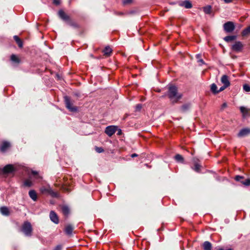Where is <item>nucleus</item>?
<instances>
[{"instance_id":"obj_1","label":"nucleus","mask_w":250,"mask_h":250,"mask_svg":"<svg viewBox=\"0 0 250 250\" xmlns=\"http://www.w3.org/2000/svg\"><path fill=\"white\" fill-rule=\"evenodd\" d=\"M168 96L173 104L176 103L182 97V95L178 93L176 86L170 85L168 87Z\"/></svg>"},{"instance_id":"obj_2","label":"nucleus","mask_w":250,"mask_h":250,"mask_svg":"<svg viewBox=\"0 0 250 250\" xmlns=\"http://www.w3.org/2000/svg\"><path fill=\"white\" fill-rule=\"evenodd\" d=\"M40 191L42 194L49 195L54 198L59 197V194L58 192L53 191L49 185L42 186L40 188Z\"/></svg>"},{"instance_id":"obj_3","label":"nucleus","mask_w":250,"mask_h":250,"mask_svg":"<svg viewBox=\"0 0 250 250\" xmlns=\"http://www.w3.org/2000/svg\"><path fill=\"white\" fill-rule=\"evenodd\" d=\"M64 102L65 107L69 111L75 112L78 111V107L73 105L74 101L72 100L69 97L65 96L64 97Z\"/></svg>"},{"instance_id":"obj_4","label":"nucleus","mask_w":250,"mask_h":250,"mask_svg":"<svg viewBox=\"0 0 250 250\" xmlns=\"http://www.w3.org/2000/svg\"><path fill=\"white\" fill-rule=\"evenodd\" d=\"M33 229L30 222L26 221L24 222L21 227V231L26 236L32 235Z\"/></svg>"},{"instance_id":"obj_5","label":"nucleus","mask_w":250,"mask_h":250,"mask_svg":"<svg viewBox=\"0 0 250 250\" xmlns=\"http://www.w3.org/2000/svg\"><path fill=\"white\" fill-rule=\"evenodd\" d=\"M224 31L227 33H231L235 29L234 23L232 21H228L223 25Z\"/></svg>"},{"instance_id":"obj_6","label":"nucleus","mask_w":250,"mask_h":250,"mask_svg":"<svg viewBox=\"0 0 250 250\" xmlns=\"http://www.w3.org/2000/svg\"><path fill=\"white\" fill-rule=\"evenodd\" d=\"M117 126L115 125H109L105 129V133L109 136H112L117 131Z\"/></svg>"},{"instance_id":"obj_7","label":"nucleus","mask_w":250,"mask_h":250,"mask_svg":"<svg viewBox=\"0 0 250 250\" xmlns=\"http://www.w3.org/2000/svg\"><path fill=\"white\" fill-rule=\"evenodd\" d=\"M243 44L240 41H237L231 46V49L236 52L241 51L243 48Z\"/></svg>"},{"instance_id":"obj_8","label":"nucleus","mask_w":250,"mask_h":250,"mask_svg":"<svg viewBox=\"0 0 250 250\" xmlns=\"http://www.w3.org/2000/svg\"><path fill=\"white\" fill-rule=\"evenodd\" d=\"M58 14L61 19L66 22L70 19V17L62 9L59 10Z\"/></svg>"},{"instance_id":"obj_9","label":"nucleus","mask_w":250,"mask_h":250,"mask_svg":"<svg viewBox=\"0 0 250 250\" xmlns=\"http://www.w3.org/2000/svg\"><path fill=\"white\" fill-rule=\"evenodd\" d=\"M49 217L51 221L56 224H58L59 222L58 217L55 211L51 210L50 212Z\"/></svg>"},{"instance_id":"obj_10","label":"nucleus","mask_w":250,"mask_h":250,"mask_svg":"<svg viewBox=\"0 0 250 250\" xmlns=\"http://www.w3.org/2000/svg\"><path fill=\"white\" fill-rule=\"evenodd\" d=\"M240 110L244 117L250 116V108L242 106L240 107Z\"/></svg>"},{"instance_id":"obj_11","label":"nucleus","mask_w":250,"mask_h":250,"mask_svg":"<svg viewBox=\"0 0 250 250\" xmlns=\"http://www.w3.org/2000/svg\"><path fill=\"white\" fill-rule=\"evenodd\" d=\"M249 134H250V129L245 128L242 129L237 135L239 137H243L248 135Z\"/></svg>"},{"instance_id":"obj_12","label":"nucleus","mask_w":250,"mask_h":250,"mask_svg":"<svg viewBox=\"0 0 250 250\" xmlns=\"http://www.w3.org/2000/svg\"><path fill=\"white\" fill-rule=\"evenodd\" d=\"M10 146V144L7 141H3L0 146V151L4 152Z\"/></svg>"},{"instance_id":"obj_13","label":"nucleus","mask_w":250,"mask_h":250,"mask_svg":"<svg viewBox=\"0 0 250 250\" xmlns=\"http://www.w3.org/2000/svg\"><path fill=\"white\" fill-rule=\"evenodd\" d=\"M0 213L5 216H8L10 215V211L8 207L2 206L0 207Z\"/></svg>"},{"instance_id":"obj_14","label":"nucleus","mask_w":250,"mask_h":250,"mask_svg":"<svg viewBox=\"0 0 250 250\" xmlns=\"http://www.w3.org/2000/svg\"><path fill=\"white\" fill-rule=\"evenodd\" d=\"M179 5L182 7H184L187 9L191 8L192 7V4L191 2L188 0H184L181 2Z\"/></svg>"},{"instance_id":"obj_15","label":"nucleus","mask_w":250,"mask_h":250,"mask_svg":"<svg viewBox=\"0 0 250 250\" xmlns=\"http://www.w3.org/2000/svg\"><path fill=\"white\" fill-rule=\"evenodd\" d=\"M191 107L190 103H187L182 105L180 107V111L182 113H186L188 111Z\"/></svg>"},{"instance_id":"obj_16","label":"nucleus","mask_w":250,"mask_h":250,"mask_svg":"<svg viewBox=\"0 0 250 250\" xmlns=\"http://www.w3.org/2000/svg\"><path fill=\"white\" fill-rule=\"evenodd\" d=\"M2 170L5 173H11L14 170L13 166L10 164L7 165L3 167Z\"/></svg>"},{"instance_id":"obj_17","label":"nucleus","mask_w":250,"mask_h":250,"mask_svg":"<svg viewBox=\"0 0 250 250\" xmlns=\"http://www.w3.org/2000/svg\"><path fill=\"white\" fill-rule=\"evenodd\" d=\"M221 81L222 83L223 84V85H226V86L228 87L230 85V83L229 80L228 76L226 75L222 76L221 79Z\"/></svg>"},{"instance_id":"obj_18","label":"nucleus","mask_w":250,"mask_h":250,"mask_svg":"<svg viewBox=\"0 0 250 250\" xmlns=\"http://www.w3.org/2000/svg\"><path fill=\"white\" fill-rule=\"evenodd\" d=\"M73 227L71 225H67L64 229L65 233L68 235H71L72 234Z\"/></svg>"},{"instance_id":"obj_19","label":"nucleus","mask_w":250,"mask_h":250,"mask_svg":"<svg viewBox=\"0 0 250 250\" xmlns=\"http://www.w3.org/2000/svg\"><path fill=\"white\" fill-rule=\"evenodd\" d=\"M198 160L195 158H194L193 160V163L194 164V167L192 168L196 172H199L201 167V165L198 163Z\"/></svg>"},{"instance_id":"obj_20","label":"nucleus","mask_w":250,"mask_h":250,"mask_svg":"<svg viewBox=\"0 0 250 250\" xmlns=\"http://www.w3.org/2000/svg\"><path fill=\"white\" fill-rule=\"evenodd\" d=\"M29 196L34 201H37V195L34 190H30L29 191Z\"/></svg>"},{"instance_id":"obj_21","label":"nucleus","mask_w":250,"mask_h":250,"mask_svg":"<svg viewBox=\"0 0 250 250\" xmlns=\"http://www.w3.org/2000/svg\"><path fill=\"white\" fill-rule=\"evenodd\" d=\"M212 7L210 5H208L203 7L204 12L206 14H210L211 13Z\"/></svg>"},{"instance_id":"obj_22","label":"nucleus","mask_w":250,"mask_h":250,"mask_svg":"<svg viewBox=\"0 0 250 250\" xmlns=\"http://www.w3.org/2000/svg\"><path fill=\"white\" fill-rule=\"evenodd\" d=\"M210 90L213 94H217L218 93L217 86L214 83H212L210 85Z\"/></svg>"},{"instance_id":"obj_23","label":"nucleus","mask_w":250,"mask_h":250,"mask_svg":"<svg viewBox=\"0 0 250 250\" xmlns=\"http://www.w3.org/2000/svg\"><path fill=\"white\" fill-rule=\"evenodd\" d=\"M203 248L204 250H211V244L208 241H205L203 243Z\"/></svg>"},{"instance_id":"obj_24","label":"nucleus","mask_w":250,"mask_h":250,"mask_svg":"<svg viewBox=\"0 0 250 250\" xmlns=\"http://www.w3.org/2000/svg\"><path fill=\"white\" fill-rule=\"evenodd\" d=\"M236 38V36H228L224 38V40L227 42H229L235 40Z\"/></svg>"},{"instance_id":"obj_25","label":"nucleus","mask_w":250,"mask_h":250,"mask_svg":"<svg viewBox=\"0 0 250 250\" xmlns=\"http://www.w3.org/2000/svg\"><path fill=\"white\" fill-rule=\"evenodd\" d=\"M14 39L15 40V41L16 42L18 46L20 47H22V45H23L22 42L21 40L19 38V37L17 36H14Z\"/></svg>"},{"instance_id":"obj_26","label":"nucleus","mask_w":250,"mask_h":250,"mask_svg":"<svg viewBox=\"0 0 250 250\" xmlns=\"http://www.w3.org/2000/svg\"><path fill=\"white\" fill-rule=\"evenodd\" d=\"M175 160L179 163H184V158L182 157L181 155L176 154L175 156Z\"/></svg>"},{"instance_id":"obj_27","label":"nucleus","mask_w":250,"mask_h":250,"mask_svg":"<svg viewBox=\"0 0 250 250\" xmlns=\"http://www.w3.org/2000/svg\"><path fill=\"white\" fill-rule=\"evenodd\" d=\"M62 210L63 214L67 215L69 212V208L66 206H63L62 208Z\"/></svg>"},{"instance_id":"obj_28","label":"nucleus","mask_w":250,"mask_h":250,"mask_svg":"<svg viewBox=\"0 0 250 250\" xmlns=\"http://www.w3.org/2000/svg\"><path fill=\"white\" fill-rule=\"evenodd\" d=\"M250 34V25L243 30L242 35L246 36Z\"/></svg>"},{"instance_id":"obj_29","label":"nucleus","mask_w":250,"mask_h":250,"mask_svg":"<svg viewBox=\"0 0 250 250\" xmlns=\"http://www.w3.org/2000/svg\"><path fill=\"white\" fill-rule=\"evenodd\" d=\"M111 52H112V49L109 46L105 47L103 51L104 54L105 55H107V56L109 55L110 54V53H111Z\"/></svg>"},{"instance_id":"obj_30","label":"nucleus","mask_w":250,"mask_h":250,"mask_svg":"<svg viewBox=\"0 0 250 250\" xmlns=\"http://www.w3.org/2000/svg\"><path fill=\"white\" fill-rule=\"evenodd\" d=\"M67 23L71 26H72L74 28H77L78 27V25L75 22H74L73 21H72L71 19H70L67 22Z\"/></svg>"},{"instance_id":"obj_31","label":"nucleus","mask_w":250,"mask_h":250,"mask_svg":"<svg viewBox=\"0 0 250 250\" xmlns=\"http://www.w3.org/2000/svg\"><path fill=\"white\" fill-rule=\"evenodd\" d=\"M31 173H32V174L34 176V177L35 179H38V180L42 179V177L38 174V172L37 171H35V170H32Z\"/></svg>"},{"instance_id":"obj_32","label":"nucleus","mask_w":250,"mask_h":250,"mask_svg":"<svg viewBox=\"0 0 250 250\" xmlns=\"http://www.w3.org/2000/svg\"><path fill=\"white\" fill-rule=\"evenodd\" d=\"M23 185L25 187H30L32 186V182L29 180H26L24 183H23Z\"/></svg>"},{"instance_id":"obj_33","label":"nucleus","mask_w":250,"mask_h":250,"mask_svg":"<svg viewBox=\"0 0 250 250\" xmlns=\"http://www.w3.org/2000/svg\"><path fill=\"white\" fill-rule=\"evenodd\" d=\"M11 61H12L13 62H19V59L18 58H17V57L14 55V54H12L11 56Z\"/></svg>"},{"instance_id":"obj_34","label":"nucleus","mask_w":250,"mask_h":250,"mask_svg":"<svg viewBox=\"0 0 250 250\" xmlns=\"http://www.w3.org/2000/svg\"><path fill=\"white\" fill-rule=\"evenodd\" d=\"M243 89L246 92L250 91V86L248 84H245L243 85Z\"/></svg>"},{"instance_id":"obj_35","label":"nucleus","mask_w":250,"mask_h":250,"mask_svg":"<svg viewBox=\"0 0 250 250\" xmlns=\"http://www.w3.org/2000/svg\"><path fill=\"white\" fill-rule=\"evenodd\" d=\"M241 183L245 186H248L250 185V179H247L244 181H242Z\"/></svg>"},{"instance_id":"obj_36","label":"nucleus","mask_w":250,"mask_h":250,"mask_svg":"<svg viewBox=\"0 0 250 250\" xmlns=\"http://www.w3.org/2000/svg\"><path fill=\"white\" fill-rule=\"evenodd\" d=\"M95 149L98 153H101L104 151V149L101 147H96Z\"/></svg>"},{"instance_id":"obj_37","label":"nucleus","mask_w":250,"mask_h":250,"mask_svg":"<svg viewBox=\"0 0 250 250\" xmlns=\"http://www.w3.org/2000/svg\"><path fill=\"white\" fill-rule=\"evenodd\" d=\"M132 1V0H123V2L124 4L125 5L131 3Z\"/></svg>"},{"instance_id":"obj_38","label":"nucleus","mask_w":250,"mask_h":250,"mask_svg":"<svg viewBox=\"0 0 250 250\" xmlns=\"http://www.w3.org/2000/svg\"><path fill=\"white\" fill-rule=\"evenodd\" d=\"M142 107L141 104H138L136 106V111H140Z\"/></svg>"},{"instance_id":"obj_39","label":"nucleus","mask_w":250,"mask_h":250,"mask_svg":"<svg viewBox=\"0 0 250 250\" xmlns=\"http://www.w3.org/2000/svg\"><path fill=\"white\" fill-rule=\"evenodd\" d=\"M228 105L226 103H224L221 106V110H223L225 108L227 107Z\"/></svg>"},{"instance_id":"obj_40","label":"nucleus","mask_w":250,"mask_h":250,"mask_svg":"<svg viewBox=\"0 0 250 250\" xmlns=\"http://www.w3.org/2000/svg\"><path fill=\"white\" fill-rule=\"evenodd\" d=\"M243 178L244 177L243 176H242L237 175L235 177V179L237 181H240V180L242 179H243Z\"/></svg>"},{"instance_id":"obj_41","label":"nucleus","mask_w":250,"mask_h":250,"mask_svg":"<svg viewBox=\"0 0 250 250\" xmlns=\"http://www.w3.org/2000/svg\"><path fill=\"white\" fill-rule=\"evenodd\" d=\"M227 86H226V85H223L222 86H221L219 90H218V93L220 92H221L223 91L225 89H226Z\"/></svg>"},{"instance_id":"obj_42","label":"nucleus","mask_w":250,"mask_h":250,"mask_svg":"<svg viewBox=\"0 0 250 250\" xmlns=\"http://www.w3.org/2000/svg\"><path fill=\"white\" fill-rule=\"evenodd\" d=\"M61 3V0H53V3L55 5H59Z\"/></svg>"},{"instance_id":"obj_43","label":"nucleus","mask_w":250,"mask_h":250,"mask_svg":"<svg viewBox=\"0 0 250 250\" xmlns=\"http://www.w3.org/2000/svg\"><path fill=\"white\" fill-rule=\"evenodd\" d=\"M62 246L60 245H57L54 249V250H62Z\"/></svg>"},{"instance_id":"obj_44","label":"nucleus","mask_w":250,"mask_h":250,"mask_svg":"<svg viewBox=\"0 0 250 250\" xmlns=\"http://www.w3.org/2000/svg\"><path fill=\"white\" fill-rule=\"evenodd\" d=\"M117 134L118 135H121L122 134V130H121V129H120V128H119V129H118V128H117Z\"/></svg>"},{"instance_id":"obj_45","label":"nucleus","mask_w":250,"mask_h":250,"mask_svg":"<svg viewBox=\"0 0 250 250\" xmlns=\"http://www.w3.org/2000/svg\"><path fill=\"white\" fill-rule=\"evenodd\" d=\"M226 3H229L232 2L233 0H223Z\"/></svg>"},{"instance_id":"obj_46","label":"nucleus","mask_w":250,"mask_h":250,"mask_svg":"<svg viewBox=\"0 0 250 250\" xmlns=\"http://www.w3.org/2000/svg\"><path fill=\"white\" fill-rule=\"evenodd\" d=\"M198 62L201 63L200 65L204 64V62L202 59H199Z\"/></svg>"},{"instance_id":"obj_47","label":"nucleus","mask_w":250,"mask_h":250,"mask_svg":"<svg viewBox=\"0 0 250 250\" xmlns=\"http://www.w3.org/2000/svg\"><path fill=\"white\" fill-rule=\"evenodd\" d=\"M137 156H138V155L137 154L133 153V154H131V157L132 158H134V157H137Z\"/></svg>"},{"instance_id":"obj_48","label":"nucleus","mask_w":250,"mask_h":250,"mask_svg":"<svg viewBox=\"0 0 250 250\" xmlns=\"http://www.w3.org/2000/svg\"><path fill=\"white\" fill-rule=\"evenodd\" d=\"M74 95L77 96V97H79L80 96V94L78 92H76L74 93Z\"/></svg>"},{"instance_id":"obj_49","label":"nucleus","mask_w":250,"mask_h":250,"mask_svg":"<svg viewBox=\"0 0 250 250\" xmlns=\"http://www.w3.org/2000/svg\"><path fill=\"white\" fill-rule=\"evenodd\" d=\"M196 56H197V58H198L200 57V55L198 54V55H196Z\"/></svg>"},{"instance_id":"obj_50","label":"nucleus","mask_w":250,"mask_h":250,"mask_svg":"<svg viewBox=\"0 0 250 250\" xmlns=\"http://www.w3.org/2000/svg\"><path fill=\"white\" fill-rule=\"evenodd\" d=\"M218 250H224V249L222 248H220Z\"/></svg>"},{"instance_id":"obj_51","label":"nucleus","mask_w":250,"mask_h":250,"mask_svg":"<svg viewBox=\"0 0 250 250\" xmlns=\"http://www.w3.org/2000/svg\"><path fill=\"white\" fill-rule=\"evenodd\" d=\"M130 14L134 13V11H131V12H130Z\"/></svg>"},{"instance_id":"obj_52","label":"nucleus","mask_w":250,"mask_h":250,"mask_svg":"<svg viewBox=\"0 0 250 250\" xmlns=\"http://www.w3.org/2000/svg\"><path fill=\"white\" fill-rule=\"evenodd\" d=\"M227 250H233V249H228Z\"/></svg>"}]
</instances>
